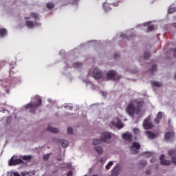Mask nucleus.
I'll return each mask as SVG.
<instances>
[{"label":"nucleus","mask_w":176,"mask_h":176,"mask_svg":"<svg viewBox=\"0 0 176 176\" xmlns=\"http://www.w3.org/2000/svg\"><path fill=\"white\" fill-rule=\"evenodd\" d=\"M168 155H169L170 156L176 155V151L174 149L170 150L169 151H168ZM164 157H165V156L164 154H162V155H160V165L169 166H170L171 162H173V164H176V156L171 157V161L164 160Z\"/></svg>","instance_id":"nucleus-1"},{"label":"nucleus","mask_w":176,"mask_h":176,"mask_svg":"<svg viewBox=\"0 0 176 176\" xmlns=\"http://www.w3.org/2000/svg\"><path fill=\"white\" fill-rule=\"evenodd\" d=\"M41 96H35V102H29L28 104L25 105V109H30V113H34L35 111H36L38 107H41Z\"/></svg>","instance_id":"nucleus-2"},{"label":"nucleus","mask_w":176,"mask_h":176,"mask_svg":"<svg viewBox=\"0 0 176 176\" xmlns=\"http://www.w3.org/2000/svg\"><path fill=\"white\" fill-rule=\"evenodd\" d=\"M143 126H144V130H150L151 129L154 127L152 122H151L150 116L144 118Z\"/></svg>","instance_id":"nucleus-3"},{"label":"nucleus","mask_w":176,"mask_h":176,"mask_svg":"<svg viewBox=\"0 0 176 176\" xmlns=\"http://www.w3.org/2000/svg\"><path fill=\"white\" fill-rule=\"evenodd\" d=\"M102 77V73L98 68H95L92 70V78L99 80Z\"/></svg>","instance_id":"nucleus-4"},{"label":"nucleus","mask_w":176,"mask_h":176,"mask_svg":"<svg viewBox=\"0 0 176 176\" xmlns=\"http://www.w3.org/2000/svg\"><path fill=\"white\" fill-rule=\"evenodd\" d=\"M23 164V161L21 159H14V157L10 160V162H8V165L10 166H17L18 164Z\"/></svg>","instance_id":"nucleus-5"},{"label":"nucleus","mask_w":176,"mask_h":176,"mask_svg":"<svg viewBox=\"0 0 176 176\" xmlns=\"http://www.w3.org/2000/svg\"><path fill=\"white\" fill-rule=\"evenodd\" d=\"M111 138H112V133L104 132L102 133L100 140L104 143H107V140H111Z\"/></svg>","instance_id":"nucleus-6"},{"label":"nucleus","mask_w":176,"mask_h":176,"mask_svg":"<svg viewBox=\"0 0 176 176\" xmlns=\"http://www.w3.org/2000/svg\"><path fill=\"white\" fill-rule=\"evenodd\" d=\"M135 106L133 103H129L128 107H126V113H128L130 116H134L135 113Z\"/></svg>","instance_id":"nucleus-7"},{"label":"nucleus","mask_w":176,"mask_h":176,"mask_svg":"<svg viewBox=\"0 0 176 176\" xmlns=\"http://www.w3.org/2000/svg\"><path fill=\"white\" fill-rule=\"evenodd\" d=\"M116 76H117V72L114 70H111L107 72V79L112 80H118V78L116 79Z\"/></svg>","instance_id":"nucleus-8"},{"label":"nucleus","mask_w":176,"mask_h":176,"mask_svg":"<svg viewBox=\"0 0 176 176\" xmlns=\"http://www.w3.org/2000/svg\"><path fill=\"white\" fill-rule=\"evenodd\" d=\"M122 137L123 138L124 140H125L128 142H131V140H133V135L129 132H126L125 133H123Z\"/></svg>","instance_id":"nucleus-9"},{"label":"nucleus","mask_w":176,"mask_h":176,"mask_svg":"<svg viewBox=\"0 0 176 176\" xmlns=\"http://www.w3.org/2000/svg\"><path fill=\"white\" fill-rule=\"evenodd\" d=\"M175 135L174 131L166 132L164 135V140L166 141L170 140V139L173 138Z\"/></svg>","instance_id":"nucleus-10"},{"label":"nucleus","mask_w":176,"mask_h":176,"mask_svg":"<svg viewBox=\"0 0 176 176\" xmlns=\"http://www.w3.org/2000/svg\"><path fill=\"white\" fill-rule=\"evenodd\" d=\"M120 170V166H116L112 170V174L111 176H118L119 171Z\"/></svg>","instance_id":"nucleus-11"},{"label":"nucleus","mask_w":176,"mask_h":176,"mask_svg":"<svg viewBox=\"0 0 176 176\" xmlns=\"http://www.w3.org/2000/svg\"><path fill=\"white\" fill-rule=\"evenodd\" d=\"M146 135L151 140H155L156 138V134L150 131H146Z\"/></svg>","instance_id":"nucleus-12"},{"label":"nucleus","mask_w":176,"mask_h":176,"mask_svg":"<svg viewBox=\"0 0 176 176\" xmlns=\"http://www.w3.org/2000/svg\"><path fill=\"white\" fill-rule=\"evenodd\" d=\"M140 148V144L138 142H133L131 146H130V149H136L139 150Z\"/></svg>","instance_id":"nucleus-13"},{"label":"nucleus","mask_w":176,"mask_h":176,"mask_svg":"<svg viewBox=\"0 0 176 176\" xmlns=\"http://www.w3.org/2000/svg\"><path fill=\"white\" fill-rule=\"evenodd\" d=\"M161 120H162V112H158V114H157V117H155V124H159Z\"/></svg>","instance_id":"nucleus-14"},{"label":"nucleus","mask_w":176,"mask_h":176,"mask_svg":"<svg viewBox=\"0 0 176 176\" xmlns=\"http://www.w3.org/2000/svg\"><path fill=\"white\" fill-rule=\"evenodd\" d=\"M117 121L118 122L115 124L116 127L118 128L119 129H123V127H124V125L123 124L122 121H120L119 118H117Z\"/></svg>","instance_id":"nucleus-15"},{"label":"nucleus","mask_w":176,"mask_h":176,"mask_svg":"<svg viewBox=\"0 0 176 176\" xmlns=\"http://www.w3.org/2000/svg\"><path fill=\"white\" fill-rule=\"evenodd\" d=\"M60 146L63 148H66L68 146V141L66 140H60Z\"/></svg>","instance_id":"nucleus-16"},{"label":"nucleus","mask_w":176,"mask_h":176,"mask_svg":"<svg viewBox=\"0 0 176 176\" xmlns=\"http://www.w3.org/2000/svg\"><path fill=\"white\" fill-rule=\"evenodd\" d=\"M47 131L54 133H58V129L53 128L51 126H47Z\"/></svg>","instance_id":"nucleus-17"},{"label":"nucleus","mask_w":176,"mask_h":176,"mask_svg":"<svg viewBox=\"0 0 176 176\" xmlns=\"http://www.w3.org/2000/svg\"><path fill=\"white\" fill-rule=\"evenodd\" d=\"M25 25H27L28 28H33V27H34V23L32 21H25Z\"/></svg>","instance_id":"nucleus-18"},{"label":"nucleus","mask_w":176,"mask_h":176,"mask_svg":"<svg viewBox=\"0 0 176 176\" xmlns=\"http://www.w3.org/2000/svg\"><path fill=\"white\" fill-rule=\"evenodd\" d=\"M21 160L29 162L32 160V155H23L21 157Z\"/></svg>","instance_id":"nucleus-19"},{"label":"nucleus","mask_w":176,"mask_h":176,"mask_svg":"<svg viewBox=\"0 0 176 176\" xmlns=\"http://www.w3.org/2000/svg\"><path fill=\"white\" fill-rule=\"evenodd\" d=\"M8 33V31L5 28L0 29V37H3L6 34Z\"/></svg>","instance_id":"nucleus-20"},{"label":"nucleus","mask_w":176,"mask_h":176,"mask_svg":"<svg viewBox=\"0 0 176 176\" xmlns=\"http://www.w3.org/2000/svg\"><path fill=\"white\" fill-rule=\"evenodd\" d=\"M55 7V4L52 2H49L46 3V8H47V9H53Z\"/></svg>","instance_id":"nucleus-21"},{"label":"nucleus","mask_w":176,"mask_h":176,"mask_svg":"<svg viewBox=\"0 0 176 176\" xmlns=\"http://www.w3.org/2000/svg\"><path fill=\"white\" fill-rule=\"evenodd\" d=\"M95 151H96V152H98V155L102 154V152H103L102 147H101V146H96Z\"/></svg>","instance_id":"nucleus-22"},{"label":"nucleus","mask_w":176,"mask_h":176,"mask_svg":"<svg viewBox=\"0 0 176 176\" xmlns=\"http://www.w3.org/2000/svg\"><path fill=\"white\" fill-rule=\"evenodd\" d=\"M157 71V65H152V67H151L149 72L151 74H153L154 72H155Z\"/></svg>","instance_id":"nucleus-23"},{"label":"nucleus","mask_w":176,"mask_h":176,"mask_svg":"<svg viewBox=\"0 0 176 176\" xmlns=\"http://www.w3.org/2000/svg\"><path fill=\"white\" fill-rule=\"evenodd\" d=\"M152 85H153V86L155 87H161L162 86V83L158 82L157 81L152 82Z\"/></svg>","instance_id":"nucleus-24"},{"label":"nucleus","mask_w":176,"mask_h":176,"mask_svg":"<svg viewBox=\"0 0 176 176\" xmlns=\"http://www.w3.org/2000/svg\"><path fill=\"white\" fill-rule=\"evenodd\" d=\"M101 142H102V140H101L100 139H96L95 140H94V142H92V145L94 146H97L98 145V144L101 143Z\"/></svg>","instance_id":"nucleus-25"},{"label":"nucleus","mask_w":176,"mask_h":176,"mask_svg":"<svg viewBox=\"0 0 176 176\" xmlns=\"http://www.w3.org/2000/svg\"><path fill=\"white\" fill-rule=\"evenodd\" d=\"M150 57H151V54H150V52H144V59L147 60V59H148Z\"/></svg>","instance_id":"nucleus-26"},{"label":"nucleus","mask_w":176,"mask_h":176,"mask_svg":"<svg viewBox=\"0 0 176 176\" xmlns=\"http://www.w3.org/2000/svg\"><path fill=\"white\" fill-rule=\"evenodd\" d=\"M112 166H113V162H108L107 166H106V170H109Z\"/></svg>","instance_id":"nucleus-27"},{"label":"nucleus","mask_w":176,"mask_h":176,"mask_svg":"<svg viewBox=\"0 0 176 176\" xmlns=\"http://www.w3.org/2000/svg\"><path fill=\"white\" fill-rule=\"evenodd\" d=\"M30 16L33 19H38V15L35 12H30Z\"/></svg>","instance_id":"nucleus-28"},{"label":"nucleus","mask_w":176,"mask_h":176,"mask_svg":"<svg viewBox=\"0 0 176 176\" xmlns=\"http://www.w3.org/2000/svg\"><path fill=\"white\" fill-rule=\"evenodd\" d=\"M142 107V104H141V102H138V112H136V114H139Z\"/></svg>","instance_id":"nucleus-29"},{"label":"nucleus","mask_w":176,"mask_h":176,"mask_svg":"<svg viewBox=\"0 0 176 176\" xmlns=\"http://www.w3.org/2000/svg\"><path fill=\"white\" fill-rule=\"evenodd\" d=\"M176 12V8H169V10H168V13L172 14L173 13Z\"/></svg>","instance_id":"nucleus-30"},{"label":"nucleus","mask_w":176,"mask_h":176,"mask_svg":"<svg viewBox=\"0 0 176 176\" xmlns=\"http://www.w3.org/2000/svg\"><path fill=\"white\" fill-rule=\"evenodd\" d=\"M14 66L11 65V67H10V74H14L15 71L14 70Z\"/></svg>","instance_id":"nucleus-31"},{"label":"nucleus","mask_w":176,"mask_h":176,"mask_svg":"<svg viewBox=\"0 0 176 176\" xmlns=\"http://www.w3.org/2000/svg\"><path fill=\"white\" fill-rule=\"evenodd\" d=\"M67 133L69 135L72 134L73 133V129L71 128V127H68L67 129Z\"/></svg>","instance_id":"nucleus-32"},{"label":"nucleus","mask_w":176,"mask_h":176,"mask_svg":"<svg viewBox=\"0 0 176 176\" xmlns=\"http://www.w3.org/2000/svg\"><path fill=\"white\" fill-rule=\"evenodd\" d=\"M49 158H50V154H46L43 157L44 161L49 160Z\"/></svg>","instance_id":"nucleus-33"},{"label":"nucleus","mask_w":176,"mask_h":176,"mask_svg":"<svg viewBox=\"0 0 176 176\" xmlns=\"http://www.w3.org/2000/svg\"><path fill=\"white\" fill-rule=\"evenodd\" d=\"M155 29V27L153 25H150L148 28H147V32H150L151 31H153Z\"/></svg>","instance_id":"nucleus-34"},{"label":"nucleus","mask_w":176,"mask_h":176,"mask_svg":"<svg viewBox=\"0 0 176 176\" xmlns=\"http://www.w3.org/2000/svg\"><path fill=\"white\" fill-rule=\"evenodd\" d=\"M146 162L145 160H141L140 161V165L145 167L146 166Z\"/></svg>","instance_id":"nucleus-35"},{"label":"nucleus","mask_w":176,"mask_h":176,"mask_svg":"<svg viewBox=\"0 0 176 176\" xmlns=\"http://www.w3.org/2000/svg\"><path fill=\"white\" fill-rule=\"evenodd\" d=\"M72 175H73L72 171H69V172H68V173H67V176H72Z\"/></svg>","instance_id":"nucleus-36"},{"label":"nucleus","mask_w":176,"mask_h":176,"mask_svg":"<svg viewBox=\"0 0 176 176\" xmlns=\"http://www.w3.org/2000/svg\"><path fill=\"white\" fill-rule=\"evenodd\" d=\"M80 66H82V63L78 62L76 63V67H80Z\"/></svg>","instance_id":"nucleus-37"},{"label":"nucleus","mask_w":176,"mask_h":176,"mask_svg":"<svg viewBox=\"0 0 176 176\" xmlns=\"http://www.w3.org/2000/svg\"><path fill=\"white\" fill-rule=\"evenodd\" d=\"M120 37H122L123 38H126V36L124 34H120Z\"/></svg>","instance_id":"nucleus-38"},{"label":"nucleus","mask_w":176,"mask_h":176,"mask_svg":"<svg viewBox=\"0 0 176 176\" xmlns=\"http://www.w3.org/2000/svg\"><path fill=\"white\" fill-rule=\"evenodd\" d=\"M100 163H101V164L104 163V159H103V158L100 159Z\"/></svg>","instance_id":"nucleus-39"},{"label":"nucleus","mask_w":176,"mask_h":176,"mask_svg":"<svg viewBox=\"0 0 176 176\" xmlns=\"http://www.w3.org/2000/svg\"><path fill=\"white\" fill-rule=\"evenodd\" d=\"M119 57V54H114V58L117 59Z\"/></svg>","instance_id":"nucleus-40"},{"label":"nucleus","mask_w":176,"mask_h":176,"mask_svg":"<svg viewBox=\"0 0 176 176\" xmlns=\"http://www.w3.org/2000/svg\"><path fill=\"white\" fill-rule=\"evenodd\" d=\"M14 176H21V175L19 174V173L15 172V173H14Z\"/></svg>","instance_id":"nucleus-41"},{"label":"nucleus","mask_w":176,"mask_h":176,"mask_svg":"<svg viewBox=\"0 0 176 176\" xmlns=\"http://www.w3.org/2000/svg\"><path fill=\"white\" fill-rule=\"evenodd\" d=\"M146 175H150L151 174V171L150 170H146Z\"/></svg>","instance_id":"nucleus-42"},{"label":"nucleus","mask_w":176,"mask_h":176,"mask_svg":"<svg viewBox=\"0 0 176 176\" xmlns=\"http://www.w3.org/2000/svg\"><path fill=\"white\" fill-rule=\"evenodd\" d=\"M174 57H176V48L174 49Z\"/></svg>","instance_id":"nucleus-43"},{"label":"nucleus","mask_w":176,"mask_h":176,"mask_svg":"<svg viewBox=\"0 0 176 176\" xmlns=\"http://www.w3.org/2000/svg\"><path fill=\"white\" fill-rule=\"evenodd\" d=\"M173 27H174V28H176V23H173Z\"/></svg>","instance_id":"nucleus-44"},{"label":"nucleus","mask_w":176,"mask_h":176,"mask_svg":"<svg viewBox=\"0 0 176 176\" xmlns=\"http://www.w3.org/2000/svg\"><path fill=\"white\" fill-rule=\"evenodd\" d=\"M25 19H30V17H24Z\"/></svg>","instance_id":"nucleus-45"},{"label":"nucleus","mask_w":176,"mask_h":176,"mask_svg":"<svg viewBox=\"0 0 176 176\" xmlns=\"http://www.w3.org/2000/svg\"><path fill=\"white\" fill-rule=\"evenodd\" d=\"M91 176H98V175H92Z\"/></svg>","instance_id":"nucleus-46"},{"label":"nucleus","mask_w":176,"mask_h":176,"mask_svg":"<svg viewBox=\"0 0 176 176\" xmlns=\"http://www.w3.org/2000/svg\"><path fill=\"white\" fill-rule=\"evenodd\" d=\"M57 160H58V161H61V159H57Z\"/></svg>","instance_id":"nucleus-47"},{"label":"nucleus","mask_w":176,"mask_h":176,"mask_svg":"<svg viewBox=\"0 0 176 176\" xmlns=\"http://www.w3.org/2000/svg\"><path fill=\"white\" fill-rule=\"evenodd\" d=\"M175 78H176V73H175Z\"/></svg>","instance_id":"nucleus-48"},{"label":"nucleus","mask_w":176,"mask_h":176,"mask_svg":"<svg viewBox=\"0 0 176 176\" xmlns=\"http://www.w3.org/2000/svg\"><path fill=\"white\" fill-rule=\"evenodd\" d=\"M153 161L152 160H151V162H152Z\"/></svg>","instance_id":"nucleus-49"},{"label":"nucleus","mask_w":176,"mask_h":176,"mask_svg":"<svg viewBox=\"0 0 176 176\" xmlns=\"http://www.w3.org/2000/svg\"><path fill=\"white\" fill-rule=\"evenodd\" d=\"M87 176V175H86Z\"/></svg>","instance_id":"nucleus-50"}]
</instances>
